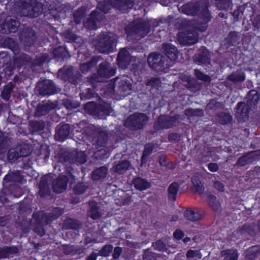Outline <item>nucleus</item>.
Segmentation results:
<instances>
[{"label":"nucleus","instance_id":"39","mask_svg":"<svg viewBox=\"0 0 260 260\" xmlns=\"http://www.w3.org/2000/svg\"><path fill=\"white\" fill-rule=\"evenodd\" d=\"M129 167L128 161L124 160L120 162L113 167L114 171L121 174L126 171Z\"/></svg>","mask_w":260,"mask_h":260},{"label":"nucleus","instance_id":"31","mask_svg":"<svg viewBox=\"0 0 260 260\" xmlns=\"http://www.w3.org/2000/svg\"><path fill=\"white\" fill-rule=\"evenodd\" d=\"M54 58L58 60H63L69 56V53L66 48L63 46H59L53 49Z\"/></svg>","mask_w":260,"mask_h":260},{"label":"nucleus","instance_id":"44","mask_svg":"<svg viewBox=\"0 0 260 260\" xmlns=\"http://www.w3.org/2000/svg\"><path fill=\"white\" fill-rule=\"evenodd\" d=\"M4 45L5 46L11 49L14 53H16L18 52V48L17 43L12 38H7L6 39L4 42Z\"/></svg>","mask_w":260,"mask_h":260},{"label":"nucleus","instance_id":"14","mask_svg":"<svg viewBox=\"0 0 260 260\" xmlns=\"http://www.w3.org/2000/svg\"><path fill=\"white\" fill-rule=\"evenodd\" d=\"M69 179L66 175H60L55 180L52 179V188L57 193L64 191L67 187Z\"/></svg>","mask_w":260,"mask_h":260},{"label":"nucleus","instance_id":"30","mask_svg":"<svg viewBox=\"0 0 260 260\" xmlns=\"http://www.w3.org/2000/svg\"><path fill=\"white\" fill-rule=\"evenodd\" d=\"M134 185L136 188L140 190H145L150 187L149 182L140 177L134 180Z\"/></svg>","mask_w":260,"mask_h":260},{"label":"nucleus","instance_id":"36","mask_svg":"<svg viewBox=\"0 0 260 260\" xmlns=\"http://www.w3.org/2000/svg\"><path fill=\"white\" fill-rule=\"evenodd\" d=\"M185 217L190 221H196L202 218L201 214L198 211L187 210L184 213Z\"/></svg>","mask_w":260,"mask_h":260},{"label":"nucleus","instance_id":"64","mask_svg":"<svg viewBox=\"0 0 260 260\" xmlns=\"http://www.w3.org/2000/svg\"><path fill=\"white\" fill-rule=\"evenodd\" d=\"M64 105L68 109H73L79 107L80 103L74 101L67 100L64 102Z\"/></svg>","mask_w":260,"mask_h":260},{"label":"nucleus","instance_id":"1","mask_svg":"<svg viewBox=\"0 0 260 260\" xmlns=\"http://www.w3.org/2000/svg\"><path fill=\"white\" fill-rule=\"evenodd\" d=\"M117 40V36L113 33H102L98 36L94 45L100 53H109L114 51Z\"/></svg>","mask_w":260,"mask_h":260},{"label":"nucleus","instance_id":"3","mask_svg":"<svg viewBox=\"0 0 260 260\" xmlns=\"http://www.w3.org/2000/svg\"><path fill=\"white\" fill-rule=\"evenodd\" d=\"M45 214L43 212H38L34 213L32 214V219L30 221L29 224L26 223V224L20 223L21 229L23 233H26L29 230V225L32 228V230L40 237L45 235V231L42 226V222L44 219Z\"/></svg>","mask_w":260,"mask_h":260},{"label":"nucleus","instance_id":"49","mask_svg":"<svg viewBox=\"0 0 260 260\" xmlns=\"http://www.w3.org/2000/svg\"><path fill=\"white\" fill-rule=\"evenodd\" d=\"M179 185L176 182H173L168 187L169 198L174 199L179 189Z\"/></svg>","mask_w":260,"mask_h":260},{"label":"nucleus","instance_id":"5","mask_svg":"<svg viewBox=\"0 0 260 260\" xmlns=\"http://www.w3.org/2000/svg\"><path fill=\"white\" fill-rule=\"evenodd\" d=\"M149 66L157 72L163 71L172 66L166 57L160 53L150 54L148 57Z\"/></svg>","mask_w":260,"mask_h":260},{"label":"nucleus","instance_id":"45","mask_svg":"<svg viewBox=\"0 0 260 260\" xmlns=\"http://www.w3.org/2000/svg\"><path fill=\"white\" fill-rule=\"evenodd\" d=\"M121 198L115 200L116 203L119 206L127 205L130 203L132 201L131 197L123 191H121Z\"/></svg>","mask_w":260,"mask_h":260},{"label":"nucleus","instance_id":"55","mask_svg":"<svg viewBox=\"0 0 260 260\" xmlns=\"http://www.w3.org/2000/svg\"><path fill=\"white\" fill-rule=\"evenodd\" d=\"M7 188L15 197H19L22 194V189L18 184L13 185Z\"/></svg>","mask_w":260,"mask_h":260},{"label":"nucleus","instance_id":"33","mask_svg":"<svg viewBox=\"0 0 260 260\" xmlns=\"http://www.w3.org/2000/svg\"><path fill=\"white\" fill-rule=\"evenodd\" d=\"M210 14L208 11H207L205 12L203 21L201 22V24H196L194 26H192V27L200 31H204L207 28L208 26L207 23L210 21Z\"/></svg>","mask_w":260,"mask_h":260},{"label":"nucleus","instance_id":"29","mask_svg":"<svg viewBox=\"0 0 260 260\" xmlns=\"http://www.w3.org/2000/svg\"><path fill=\"white\" fill-rule=\"evenodd\" d=\"M108 173V168L106 167H101L95 170L92 174V179L93 180H99L106 177Z\"/></svg>","mask_w":260,"mask_h":260},{"label":"nucleus","instance_id":"2","mask_svg":"<svg viewBox=\"0 0 260 260\" xmlns=\"http://www.w3.org/2000/svg\"><path fill=\"white\" fill-rule=\"evenodd\" d=\"M18 13L22 16L37 17L44 10L43 5L36 0H21Z\"/></svg>","mask_w":260,"mask_h":260},{"label":"nucleus","instance_id":"15","mask_svg":"<svg viewBox=\"0 0 260 260\" xmlns=\"http://www.w3.org/2000/svg\"><path fill=\"white\" fill-rule=\"evenodd\" d=\"M177 119L175 117L160 116L154 124V127L157 130L160 128H169L175 124Z\"/></svg>","mask_w":260,"mask_h":260},{"label":"nucleus","instance_id":"51","mask_svg":"<svg viewBox=\"0 0 260 260\" xmlns=\"http://www.w3.org/2000/svg\"><path fill=\"white\" fill-rule=\"evenodd\" d=\"M64 226L67 229H77L80 228V224L78 221L70 218L64 221Z\"/></svg>","mask_w":260,"mask_h":260},{"label":"nucleus","instance_id":"50","mask_svg":"<svg viewBox=\"0 0 260 260\" xmlns=\"http://www.w3.org/2000/svg\"><path fill=\"white\" fill-rule=\"evenodd\" d=\"M101 59V56L94 57L87 63H82V73L84 70L87 71L89 69L95 66L97 62Z\"/></svg>","mask_w":260,"mask_h":260},{"label":"nucleus","instance_id":"54","mask_svg":"<svg viewBox=\"0 0 260 260\" xmlns=\"http://www.w3.org/2000/svg\"><path fill=\"white\" fill-rule=\"evenodd\" d=\"M232 119V116L229 114L222 113L218 115V120L222 124H225L230 122Z\"/></svg>","mask_w":260,"mask_h":260},{"label":"nucleus","instance_id":"17","mask_svg":"<svg viewBox=\"0 0 260 260\" xmlns=\"http://www.w3.org/2000/svg\"><path fill=\"white\" fill-rule=\"evenodd\" d=\"M70 132L71 128L69 124L58 125L55 129V140L59 141H63L69 137Z\"/></svg>","mask_w":260,"mask_h":260},{"label":"nucleus","instance_id":"16","mask_svg":"<svg viewBox=\"0 0 260 260\" xmlns=\"http://www.w3.org/2000/svg\"><path fill=\"white\" fill-rule=\"evenodd\" d=\"M52 185V177L45 176L41 178L39 183V194L41 197H45L51 193L50 185Z\"/></svg>","mask_w":260,"mask_h":260},{"label":"nucleus","instance_id":"34","mask_svg":"<svg viewBox=\"0 0 260 260\" xmlns=\"http://www.w3.org/2000/svg\"><path fill=\"white\" fill-rule=\"evenodd\" d=\"M227 79L234 82H242L245 80V76L242 71L238 70L229 75Z\"/></svg>","mask_w":260,"mask_h":260},{"label":"nucleus","instance_id":"35","mask_svg":"<svg viewBox=\"0 0 260 260\" xmlns=\"http://www.w3.org/2000/svg\"><path fill=\"white\" fill-rule=\"evenodd\" d=\"M259 255L260 247L258 246H253L250 247L245 251V256L249 260H252Z\"/></svg>","mask_w":260,"mask_h":260},{"label":"nucleus","instance_id":"62","mask_svg":"<svg viewBox=\"0 0 260 260\" xmlns=\"http://www.w3.org/2000/svg\"><path fill=\"white\" fill-rule=\"evenodd\" d=\"M154 148V146L151 144H147L145 147V149L143 152V154L142 157V159H143V158L145 157H147L148 155H149L152 152Z\"/></svg>","mask_w":260,"mask_h":260},{"label":"nucleus","instance_id":"26","mask_svg":"<svg viewBox=\"0 0 260 260\" xmlns=\"http://www.w3.org/2000/svg\"><path fill=\"white\" fill-rule=\"evenodd\" d=\"M88 216L93 219H98L102 216V213L99 210L98 204L94 202L89 203V210L88 212Z\"/></svg>","mask_w":260,"mask_h":260},{"label":"nucleus","instance_id":"57","mask_svg":"<svg viewBox=\"0 0 260 260\" xmlns=\"http://www.w3.org/2000/svg\"><path fill=\"white\" fill-rule=\"evenodd\" d=\"M202 255L199 250H189L186 253L187 258H201Z\"/></svg>","mask_w":260,"mask_h":260},{"label":"nucleus","instance_id":"11","mask_svg":"<svg viewBox=\"0 0 260 260\" xmlns=\"http://www.w3.org/2000/svg\"><path fill=\"white\" fill-rule=\"evenodd\" d=\"M20 24L16 18L8 16L4 21L0 24V31L4 34L15 32L17 30Z\"/></svg>","mask_w":260,"mask_h":260},{"label":"nucleus","instance_id":"10","mask_svg":"<svg viewBox=\"0 0 260 260\" xmlns=\"http://www.w3.org/2000/svg\"><path fill=\"white\" fill-rule=\"evenodd\" d=\"M198 34L190 27L187 28L185 30L181 31L178 34V40L181 44L185 45H193L197 42Z\"/></svg>","mask_w":260,"mask_h":260},{"label":"nucleus","instance_id":"23","mask_svg":"<svg viewBox=\"0 0 260 260\" xmlns=\"http://www.w3.org/2000/svg\"><path fill=\"white\" fill-rule=\"evenodd\" d=\"M112 5L121 11L131 9L133 6L132 0H113Z\"/></svg>","mask_w":260,"mask_h":260},{"label":"nucleus","instance_id":"53","mask_svg":"<svg viewBox=\"0 0 260 260\" xmlns=\"http://www.w3.org/2000/svg\"><path fill=\"white\" fill-rule=\"evenodd\" d=\"M69 160L70 163L78 162L81 164L80 157L79 156V154L77 151H73L71 152H68Z\"/></svg>","mask_w":260,"mask_h":260},{"label":"nucleus","instance_id":"4","mask_svg":"<svg viewBox=\"0 0 260 260\" xmlns=\"http://www.w3.org/2000/svg\"><path fill=\"white\" fill-rule=\"evenodd\" d=\"M147 23L133 22L125 27V30L129 39L139 40L149 32Z\"/></svg>","mask_w":260,"mask_h":260},{"label":"nucleus","instance_id":"63","mask_svg":"<svg viewBox=\"0 0 260 260\" xmlns=\"http://www.w3.org/2000/svg\"><path fill=\"white\" fill-rule=\"evenodd\" d=\"M192 8V5L189 4H187L181 7L179 10L183 13L186 14V15H193V12L191 10Z\"/></svg>","mask_w":260,"mask_h":260},{"label":"nucleus","instance_id":"12","mask_svg":"<svg viewBox=\"0 0 260 260\" xmlns=\"http://www.w3.org/2000/svg\"><path fill=\"white\" fill-rule=\"evenodd\" d=\"M36 88L39 94L43 96L50 95L57 92L54 82L48 79L39 82Z\"/></svg>","mask_w":260,"mask_h":260},{"label":"nucleus","instance_id":"32","mask_svg":"<svg viewBox=\"0 0 260 260\" xmlns=\"http://www.w3.org/2000/svg\"><path fill=\"white\" fill-rule=\"evenodd\" d=\"M15 85L14 82H10L4 86L3 90L1 93V95L3 99L6 101L9 100L11 96V93L15 87Z\"/></svg>","mask_w":260,"mask_h":260},{"label":"nucleus","instance_id":"40","mask_svg":"<svg viewBox=\"0 0 260 260\" xmlns=\"http://www.w3.org/2000/svg\"><path fill=\"white\" fill-rule=\"evenodd\" d=\"M248 104L252 106L255 105L259 99V95L255 90H251L249 91L247 97Z\"/></svg>","mask_w":260,"mask_h":260},{"label":"nucleus","instance_id":"38","mask_svg":"<svg viewBox=\"0 0 260 260\" xmlns=\"http://www.w3.org/2000/svg\"><path fill=\"white\" fill-rule=\"evenodd\" d=\"M121 92L123 96H125L130 93L132 90V85L129 81L126 80H123L121 82L120 85Z\"/></svg>","mask_w":260,"mask_h":260},{"label":"nucleus","instance_id":"37","mask_svg":"<svg viewBox=\"0 0 260 260\" xmlns=\"http://www.w3.org/2000/svg\"><path fill=\"white\" fill-rule=\"evenodd\" d=\"M221 255L224 257L225 260H237L238 253L235 250H226L221 252Z\"/></svg>","mask_w":260,"mask_h":260},{"label":"nucleus","instance_id":"47","mask_svg":"<svg viewBox=\"0 0 260 260\" xmlns=\"http://www.w3.org/2000/svg\"><path fill=\"white\" fill-rule=\"evenodd\" d=\"M207 201L210 206L213 210L217 211L220 208V204L213 195H209L207 197Z\"/></svg>","mask_w":260,"mask_h":260},{"label":"nucleus","instance_id":"48","mask_svg":"<svg viewBox=\"0 0 260 260\" xmlns=\"http://www.w3.org/2000/svg\"><path fill=\"white\" fill-rule=\"evenodd\" d=\"M49 58V55L47 54H43L40 56H36V58L33 60L32 67L40 66L45 62L47 61Z\"/></svg>","mask_w":260,"mask_h":260},{"label":"nucleus","instance_id":"43","mask_svg":"<svg viewBox=\"0 0 260 260\" xmlns=\"http://www.w3.org/2000/svg\"><path fill=\"white\" fill-rule=\"evenodd\" d=\"M63 212V210L60 208L56 207L54 208L52 212L50 213L49 215L46 216V223H48V222L50 220V218H51V219H56L58 218L59 216L61 215Z\"/></svg>","mask_w":260,"mask_h":260},{"label":"nucleus","instance_id":"6","mask_svg":"<svg viewBox=\"0 0 260 260\" xmlns=\"http://www.w3.org/2000/svg\"><path fill=\"white\" fill-rule=\"evenodd\" d=\"M31 153L30 146L27 144L22 143L17 145L15 148L9 150L7 158L9 161L14 162L20 157H26Z\"/></svg>","mask_w":260,"mask_h":260},{"label":"nucleus","instance_id":"41","mask_svg":"<svg viewBox=\"0 0 260 260\" xmlns=\"http://www.w3.org/2000/svg\"><path fill=\"white\" fill-rule=\"evenodd\" d=\"M193 187L194 190L199 194H202L204 191V187L199 180L197 176H193L192 178Z\"/></svg>","mask_w":260,"mask_h":260},{"label":"nucleus","instance_id":"59","mask_svg":"<svg viewBox=\"0 0 260 260\" xmlns=\"http://www.w3.org/2000/svg\"><path fill=\"white\" fill-rule=\"evenodd\" d=\"M96 105L93 102H89L84 106V109L91 114H94L95 112Z\"/></svg>","mask_w":260,"mask_h":260},{"label":"nucleus","instance_id":"22","mask_svg":"<svg viewBox=\"0 0 260 260\" xmlns=\"http://www.w3.org/2000/svg\"><path fill=\"white\" fill-rule=\"evenodd\" d=\"M114 72V70L110 68L109 63L107 61L102 62L98 71V74L101 77H110Z\"/></svg>","mask_w":260,"mask_h":260},{"label":"nucleus","instance_id":"56","mask_svg":"<svg viewBox=\"0 0 260 260\" xmlns=\"http://www.w3.org/2000/svg\"><path fill=\"white\" fill-rule=\"evenodd\" d=\"M32 211L31 208L28 205L25 203H21L20 204L19 206V212L20 214H23V213H28L30 214Z\"/></svg>","mask_w":260,"mask_h":260},{"label":"nucleus","instance_id":"13","mask_svg":"<svg viewBox=\"0 0 260 260\" xmlns=\"http://www.w3.org/2000/svg\"><path fill=\"white\" fill-rule=\"evenodd\" d=\"M22 177L20 172L18 170L9 171L3 180V184L5 187L18 184L22 180Z\"/></svg>","mask_w":260,"mask_h":260},{"label":"nucleus","instance_id":"19","mask_svg":"<svg viewBox=\"0 0 260 260\" xmlns=\"http://www.w3.org/2000/svg\"><path fill=\"white\" fill-rule=\"evenodd\" d=\"M132 57L127 50L123 48L119 52L117 62L119 66L122 69L126 68L130 63Z\"/></svg>","mask_w":260,"mask_h":260},{"label":"nucleus","instance_id":"7","mask_svg":"<svg viewBox=\"0 0 260 260\" xmlns=\"http://www.w3.org/2000/svg\"><path fill=\"white\" fill-rule=\"evenodd\" d=\"M58 105V102L56 100H44L37 105L35 110L34 116L36 117L46 116L51 111L57 109Z\"/></svg>","mask_w":260,"mask_h":260},{"label":"nucleus","instance_id":"42","mask_svg":"<svg viewBox=\"0 0 260 260\" xmlns=\"http://www.w3.org/2000/svg\"><path fill=\"white\" fill-rule=\"evenodd\" d=\"M253 160V153H250L241 157L237 161V164L241 166H244L248 164L251 163Z\"/></svg>","mask_w":260,"mask_h":260},{"label":"nucleus","instance_id":"46","mask_svg":"<svg viewBox=\"0 0 260 260\" xmlns=\"http://www.w3.org/2000/svg\"><path fill=\"white\" fill-rule=\"evenodd\" d=\"M16 60L19 61L20 63L32 67L33 59L27 54H21L16 58Z\"/></svg>","mask_w":260,"mask_h":260},{"label":"nucleus","instance_id":"20","mask_svg":"<svg viewBox=\"0 0 260 260\" xmlns=\"http://www.w3.org/2000/svg\"><path fill=\"white\" fill-rule=\"evenodd\" d=\"M104 17L101 13L93 12L90 18L84 23V26L89 29H95L97 28L96 22L102 20Z\"/></svg>","mask_w":260,"mask_h":260},{"label":"nucleus","instance_id":"28","mask_svg":"<svg viewBox=\"0 0 260 260\" xmlns=\"http://www.w3.org/2000/svg\"><path fill=\"white\" fill-rule=\"evenodd\" d=\"M29 130L31 133L43 131L45 123L42 120H30L28 122Z\"/></svg>","mask_w":260,"mask_h":260},{"label":"nucleus","instance_id":"24","mask_svg":"<svg viewBox=\"0 0 260 260\" xmlns=\"http://www.w3.org/2000/svg\"><path fill=\"white\" fill-rule=\"evenodd\" d=\"M248 113V105L244 103H239L237 108L236 116L239 119L244 120L247 118Z\"/></svg>","mask_w":260,"mask_h":260},{"label":"nucleus","instance_id":"25","mask_svg":"<svg viewBox=\"0 0 260 260\" xmlns=\"http://www.w3.org/2000/svg\"><path fill=\"white\" fill-rule=\"evenodd\" d=\"M194 59L195 62L199 64H209L210 63L209 51L206 49H204L194 56Z\"/></svg>","mask_w":260,"mask_h":260},{"label":"nucleus","instance_id":"60","mask_svg":"<svg viewBox=\"0 0 260 260\" xmlns=\"http://www.w3.org/2000/svg\"><path fill=\"white\" fill-rule=\"evenodd\" d=\"M194 74L196 77L199 79L205 81H209L210 78L207 75L203 74L198 70H194Z\"/></svg>","mask_w":260,"mask_h":260},{"label":"nucleus","instance_id":"58","mask_svg":"<svg viewBox=\"0 0 260 260\" xmlns=\"http://www.w3.org/2000/svg\"><path fill=\"white\" fill-rule=\"evenodd\" d=\"M185 114L186 116H201L203 114L202 110L197 109H187L185 110Z\"/></svg>","mask_w":260,"mask_h":260},{"label":"nucleus","instance_id":"61","mask_svg":"<svg viewBox=\"0 0 260 260\" xmlns=\"http://www.w3.org/2000/svg\"><path fill=\"white\" fill-rule=\"evenodd\" d=\"M63 36L68 41H74L77 38V36L72 31L67 30L63 32Z\"/></svg>","mask_w":260,"mask_h":260},{"label":"nucleus","instance_id":"18","mask_svg":"<svg viewBox=\"0 0 260 260\" xmlns=\"http://www.w3.org/2000/svg\"><path fill=\"white\" fill-rule=\"evenodd\" d=\"M20 38L22 40L31 45L36 41L37 36L36 32L31 28L25 26L21 32Z\"/></svg>","mask_w":260,"mask_h":260},{"label":"nucleus","instance_id":"52","mask_svg":"<svg viewBox=\"0 0 260 260\" xmlns=\"http://www.w3.org/2000/svg\"><path fill=\"white\" fill-rule=\"evenodd\" d=\"M113 249L112 245H105L99 252L98 255L102 256L107 257L110 255Z\"/></svg>","mask_w":260,"mask_h":260},{"label":"nucleus","instance_id":"8","mask_svg":"<svg viewBox=\"0 0 260 260\" xmlns=\"http://www.w3.org/2000/svg\"><path fill=\"white\" fill-rule=\"evenodd\" d=\"M148 117L143 113H135L130 115L125 121V126L135 130L142 128Z\"/></svg>","mask_w":260,"mask_h":260},{"label":"nucleus","instance_id":"9","mask_svg":"<svg viewBox=\"0 0 260 260\" xmlns=\"http://www.w3.org/2000/svg\"><path fill=\"white\" fill-rule=\"evenodd\" d=\"M57 77L61 80L65 81H69L75 85L78 84L79 80L80 75L77 71H74L73 67L64 66L59 70Z\"/></svg>","mask_w":260,"mask_h":260},{"label":"nucleus","instance_id":"27","mask_svg":"<svg viewBox=\"0 0 260 260\" xmlns=\"http://www.w3.org/2000/svg\"><path fill=\"white\" fill-rule=\"evenodd\" d=\"M18 248L16 246H5L0 248V259L9 257L10 255L18 252Z\"/></svg>","mask_w":260,"mask_h":260},{"label":"nucleus","instance_id":"21","mask_svg":"<svg viewBox=\"0 0 260 260\" xmlns=\"http://www.w3.org/2000/svg\"><path fill=\"white\" fill-rule=\"evenodd\" d=\"M166 55L170 59V62L175 61L178 58V51L176 48L170 44H163L162 47ZM171 64V63H170Z\"/></svg>","mask_w":260,"mask_h":260}]
</instances>
